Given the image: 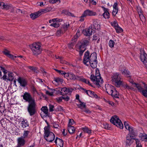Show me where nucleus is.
Masks as SVG:
<instances>
[{
	"label": "nucleus",
	"mask_w": 147,
	"mask_h": 147,
	"mask_svg": "<svg viewBox=\"0 0 147 147\" xmlns=\"http://www.w3.org/2000/svg\"><path fill=\"white\" fill-rule=\"evenodd\" d=\"M110 122L120 129H123V124L117 116L115 115L113 116L110 119Z\"/></svg>",
	"instance_id": "nucleus-6"
},
{
	"label": "nucleus",
	"mask_w": 147,
	"mask_h": 147,
	"mask_svg": "<svg viewBox=\"0 0 147 147\" xmlns=\"http://www.w3.org/2000/svg\"><path fill=\"white\" fill-rule=\"evenodd\" d=\"M53 127L55 128H58L59 127V125L56 123H53Z\"/></svg>",
	"instance_id": "nucleus-63"
},
{
	"label": "nucleus",
	"mask_w": 147,
	"mask_h": 147,
	"mask_svg": "<svg viewBox=\"0 0 147 147\" xmlns=\"http://www.w3.org/2000/svg\"><path fill=\"white\" fill-rule=\"evenodd\" d=\"M104 12L102 14V16L105 19H108L109 18L110 13L108 11V9L103 7Z\"/></svg>",
	"instance_id": "nucleus-19"
},
{
	"label": "nucleus",
	"mask_w": 147,
	"mask_h": 147,
	"mask_svg": "<svg viewBox=\"0 0 147 147\" xmlns=\"http://www.w3.org/2000/svg\"><path fill=\"white\" fill-rule=\"evenodd\" d=\"M90 57V52L88 51L86 52L84 54L83 61L84 63L87 66L89 64Z\"/></svg>",
	"instance_id": "nucleus-10"
},
{
	"label": "nucleus",
	"mask_w": 147,
	"mask_h": 147,
	"mask_svg": "<svg viewBox=\"0 0 147 147\" xmlns=\"http://www.w3.org/2000/svg\"><path fill=\"white\" fill-rule=\"evenodd\" d=\"M89 42L88 40H84L82 43L86 46L89 45Z\"/></svg>",
	"instance_id": "nucleus-58"
},
{
	"label": "nucleus",
	"mask_w": 147,
	"mask_h": 147,
	"mask_svg": "<svg viewBox=\"0 0 147 147\" xmlns=\"http://www.w3.org/2000/svg\"><path fill=\"white\" fill-rule=\"evenodd\" d=\"M7 80L9 81L12 80L14 78V75L12 72H9L8 74Z\"/></svg>",
	"instance_id": "nucleus-31"
},
{
	"label": "nucleus",
	"mask_w": 147,
	"mask_h": 147,
	"mask_svg": "<svg viewBox=\"0 0 147 147\" xmlns=\"http://www.w3.org/2000/svg\"><path fill=\"white\" fill-rule=\"evenodd\" d=\"M118 9H113V15L115 16L117 14L118 12Z\"/></svg>",
	"instance_id": "nucleus-59"
},
{
	"label": "nucleus",
	"mask_w": 147,
	"mask_h": 147,
	"mask_svg": "<svg viewBox=\"0 0 147 147\" xmlns=\"http://www.w3.org/2000/svg\"><path fill=\"white\" fill-rule=\"evenodd\" d=\"M17 145L21 147L23 146L26 143L25 139L22 137H20L17 139Z\"/></svg>",
	"instance_id": "nucleus-17"
},
{
	"label": "nucleus",
	"mask_w": 147,
	"mask_h": 147,
	"mask_svg": "<svg viewBox=\"0 0 147 147\" xmlns=\"http://www.w3.org/2000/svg\"><path fill=\"white\" fill-rule=\"evenodd\" d=\"M86 46L84 45V44H83L82 43H81V44L78 47L79 49H84L86 50Z\"/></svg>",
	"instance_id": "nucleus-54"
},
{
	"label": "nucleus",
	"mask_w": 147,
	"mask_h": 147,
	"mask_svg": "<svg viewBox=\"0 0 147 147\" xmlns=\"http://www.w3.org/2000/svg\"><path fill=\"white\" fill-rule=\"evenodd\" d=\"M82 129L84 132L88 133L89 135L90 134L92 133V130L88 127H82Z\"/></svg>",
	"instance_id": "nucleus-28"
},
{
	"label": "nucleus",
	"mask_w": 147,
	"mask_h": 147,
	"mask_svg": "<svg viewBox=\"0 0 147 147\" xmlns=\"http://www.w3.org/2000/svg\"><path fill=\"white\" fill-rule=\"evenodd\" d=\"M142 93L144 96L147 97V89L143 90Z\"/></svg>",
	"instance_id": "nucleus-56"
},
{
	"label": "nucleus",
	"mask_w": 147,
	"mask_h": 147,
	"mask_svg": "<svg viewBox=\"0 0 147 147\" xmlns=\"http://www.w3.org/2000/svg\"><path fill=\"white\" fill-rule=\"evenodd\" d=\"M61 13L62 14H63L69 16H72V15H73L71 13L69 12L68 10L66 9L63 10L61 12Z\"/></svg>",
	"instance_id": "nucleus-33"
},
{
	"label": "nucleus",
	"mask_w": 147,
	"mask_h": 147,
	"mask_svg": "<svg viewBox=\"0 0 147 147\" xmlns=\"http://www.w3.org/2000/svg\"><path fill=\"white\" fill-rule=\"evenodd\" d=\"M96 71L95 75H91L90 79L92 82L95 83L96 85L100 87L101 85L103 82V81L100 76L99 70H96Z\"/></svg>",
	"instance_id": "nucleus-4"
},
{
	"label": "nucleus",
	"mask_w": 147,
	"mask_h": 147,
	"mask_svg": "<svg viewBox=\"0 0 147 147\" xmlns=\"http://www.w3.org/2000/svg\"><path fill=\"white\" fill-rule=\"evenodd\" d=\"M44 137L45 139L47 142H52L55 139V136L53 133L50 130L49 125L45 127Z\"/></svg>",
	"instance_id": "nucleus-2"
},
{
	"label": "nucleus",
	"mask_w": 147,
	"mask_h": 147,
	"mask_svg": "<svg viewBox=\"0 0 147 147\" xmlns=\"http://www.w3.org/2000/svg\"><path fill=\"white\" fill-rule=\"evenodd\" d=\"M140 136L142 140H145L147 138V135L145 133L141 134Z\"/></svg>",
	"instance_id": "nucleus-42"
},
{
	"label": "nucleus",
	"mask_w": 147,
	"mask_h": 147,
	"mask_svg": "<svg viewBox=\"0 0 147 147\" xmlns=\"http://www.w3.org/2000/svg\"><path fill=\"white\" fill-rule=\"evenodd\" d=\"M68 130L69 133L71 134L74 133L75 129L73 126H68Z\"/></svg>",
	"instance_id": "nucleus-30"
},
{
	"label": "nucleus",
	"mask_w": 147,
	"mask_h": 147,
	"mask_svg": "<svg viewBox=\"0 0 147 147\" xmlns=\"http://www.w3.org/2000/svg\"><path fill=\"white\" fill-rule=\"evenodd\" d=\"M134 136L132 135L128 134L126 136V140H132Z\"/></svg>",
	"instance_id": "nucleus-48"
},
{
	"label": "nucleus",
	"mask_w": 147,
	"mask_h": 147,
	"mask_svg": "<svg viewBox=\"0 0 147 147\" xmlns=\"http://www.w3.org/2000/svg\"><path fill=\"white\" fill-rule=\"evenodd\" d=\"M18 81L20 85L22 87H25L27 85V82L24 79L19 78L18 79Z\"/></svg>",
	"instance_id": "nucleus-20"
},
{
	"label": "nucleus",
	"mask_w": 147,
	"mask_h": 147,
	"mask_svg": "<svg viewBox=\"0 0 147 147\" xmlns=\"http://www.w3.org/2000/svg\"><path fill=\"white\" fill-rule=\"evenodd\" d=\"M40 14L38 12V11H37V12L31 13L30 14V18L32 20H34L36 18H37L40 16Z\"/></svg>",
	"instance_id": "nucleus-23"
},
{
	"label": "nucleus",
	"mask_w": 147,
	"mask_h": 147,
	"mask_svg": "<svg viewBox=\"0 0 147 147\" xmlns=\"http://www.w3.org/2000/svg\"><path fill=\"white\" fill-rule=\"evenodd\" d=\"M93 25L94 29L98 30L100 28V25L98 23L96 20H93Z\"/></svg>",
	"instance_id": "nucleus-22"
},
{
	"label": "nucleus",
	"mask_w": 147,
	"mask_h": 147,
	"mask_svg": "<svg viewBox=\"0 0 147 147\" xmlns=\"http://www.w3.org/2000/svg\"><path fill=\"white\" fill-rule=\"evenodd\" d=\"M86 17L85 16L84 14V13L82 14V15L80 17V19L79 21L81 22H83L84 20V18Z\"/></svg>",
	"instance_id": "nucleus-51"
},
{
	"label": "nucleus",
	"mask_w": 147,
	"mask_h": 147,
	"mask_svg": "<svg viewBox=\"0 0 147 147\" xmlns=\"http://www.w3.org/2000/svg\"><path fill=\"white\" fill-rule=\"evenodd\" d=\"M21 126L23 128H24L28 127L29 125L28 122L26 119H23L21 122Z\"/></svg>",
	"instance_id": "nucleus-21"
},
{
	"label": "nucleus",
	"mask_w": 147,
	"mask_h": 147,
	"mask_svg": "<svg viewBox=\"0 0 147 147\" xmlns=\"http://www.w3.org/2000/svg\"><path fill=\"white\" fill-rule=\"evenodd\" d=\"M51 26L54 27L55 28H57L59 27L60 24L59 23L56 22H53L50 25Z\"/></svg>",
	"instance_id": "nucleus-41"
},
{
	"label": "nucleus",
	"mask_w": 147,
	"mask_h": 147,
	"mask_svg": "<svg viewBox=\"0 0 147 147\" xmlns=\"http://www.w3.org/2000/svg\"><path fill=\"white\" fill-rule=\"evenodd\" d=\"M124 125L125 128L129 131L128 134L135 136L136 135L135 132V131L134 128L131 126L129 125V123L125 121L124 122Z\"/></svg>",
	"instance_id": "nucleus-9"
},
{
	"label": "nucleus",
	"mask_w": 147,
	"mask_h": 147,
	"mask_svg": "<svg viewBox=\"0 0 147 147\" xmlns=\"http://www.w3.org/2000/svg\"><path fill=\"white\" fill-rule=\"evenodd\" d=\"M115 29L116 30V32L117 33H119L122 32L123 30L122 29L119 27V26H118L117 27H116Z\"/></svg>",
	"instance_id": "nucleus-39"
},
{
	"label": "nucleus",
	"mask_w": 147,
	"mask_h": 147,
	"mask_svg": "<svg viewBox=\"0 0 147 147\" xmlns=\"http://www.w3.org/2000/svg\"><path fill=\"white\" fill-rule=\"evenodd\" d=\"M63 31L62 30L61 28L57 31L56 34L57 36H59L62 34H63Z\"/></svg>",
	"instance_id": "nucleus-45"
},
{
	"label": "nucleus",
	"mask_w": 147,
	"mask_h": 147,
	"mask_svg": "<svg viewBox=\"0 0 147 147\" xmlns=\"http://www.w3.org/2000/svg\"><path fill=\"white\" fill-rule=\"evenodd\" d=\"M63 99L64 100L67 101L70 99L69 97L67 95L63 96Z\"/></svg>",
	"instance_id": "nucleus-52"
},
{
	"label": "nucleus",
	"mask_w": 147,
	"mask_h": 147,
	"mask_svg": "<svg viewBox=\"0 0 147 147\" xmlns=\"http://www.w3.org/2000/svg\"><path fill=\"white\" fill-rule=\"evenodd\" d=\"M3 52L4 55H6L8 57L11 59H13V55L10 54L9 51L5 49Z\"/></svg>",
	"instance_id": "nucleus-26"
},
{
	"label": "nucleus",
	"mask_w": 147,
	"mask_h": 147,
	"mask_svg": "<svg viewBox=\"0 0 147 147\" xmlns=\"http://www.w3.org/2000/svg\"><path fill=\"white\" fill-rule=\"evenodd\" d=\"M41 45L38 42L33 43L30 46L33 55L37 56L40 54L42 51Z\"/></svg>",
	"instance_id": "nucleus-3"
},
{
	"label": "nucleus",
	"mask_w": 147,
	"mask_h": 147,
	"mask_svg": "<svg viewBox=\"0 0 147 147\" xmlns=\"http://www.w3.org/2000/svg\"><path fill=\"white\" fill-rule=\"evenodd\" d=\"M22 96L23 99L29 103L27 111L30 115V116L34 115L36 112V104L34 99L32 98L30 93L26 92L24 93Z\"/></svg>",
	"instance_id": "nucleus-1"
},
{
	"label": "nucleus",
	"mask_w": 147,
	"mask_h": 147,
	"mask_svg": "<svg viewBox=\"0 0 147 147\" xmlns=\"http://www.w3.org/2000/svg\"><path fill=\"white\" fill-rule=\"evenodd\" d=\"M138 11L139 15L140 20L142 21L145 20V18L142 13V11L140 8L138 9Z\"/></svg>",
	"instance_id": "nucleus-24"
},
{
	"label": "nucleus",
	"mask_w": 147,
	"mask_h": 147,
	"mask_svg": "<svg viewBox=\"0 0 147 147\" xmlns=\"http://www.w3.org/2000/svg\"><path fill=\"white\" fill-rule=\"evenodd\" d=\"M134 86L137 88L139 92H142L143 90V88L141 87V86L140 84L137 83H135Z\"/></svg>",
	"instance_id": "nucleus-32"
},
{
	"label": "nucleus",
	"mask_w": 147,
	"mask_h": 147,
	"mask_svg": "<svg viewBox=\"0 0 147 147\" xmlns=\"http://www.w3.org/2000/svg\"><path fill=\"white\" fill-rule=\"evenodd\" d=\"M79 102L80 104H77V106L79 108H80L81 109H82L86 108V105L85 103L82 102L80 100H79Z\"/></svg>",
	"instance_id": "nucleus-25"
},
{
	"label": "nucleus",
	"mask_w": 147,
	"mask_h": 147,
	"mask_svg": "<svg viewBox=\"0 0 147 147\" xmlns=\"http://www.w3.org/2000/svg\"><path fill=\"white\" fill-rule=\"evenodd\" d=\"M55 142L57 145L59 146L60 147H63L64 142L62 139L57 137L55 141Z\"/></svg>",
	"instance_id": "nucleus-18"
},
{
	"label": "nucleus",
	"mask_w": 147,
	"mask_h": 147,
	"mask_svg": "<svg viewBox=\"0 0 147 147\" xmlns=\"http://www.w3.org/2000/svg\"><path fill=\"white\" fill-rule=\"evenodd\" d=\"M92 28V26L91 25L88 28H86L83 31V34L86 36H89L91 35L93 32Z\"/></svg>",
	"instance_id": "nucleus-13"
},
{
	"label": "nucleus",
	"mask_w": 147,
	"mask_h": 147,
	"mask_svg": "<svg viewBox=\"0 0 147 147\" xmlns=\"http://www.w3.org/2000/svg\"><path fill=\"white\" fill-rule=\"evenodd\" d=\"M112 92V93L110 95H111L113 97L115 98H119V95L118 92L117 91L115 88V90H113Z\"/></svg>",
	"instance_id": "nucleus-27"
},
{
	"label": "nucleus",
	"mask_w": 147,
	"mask_h": 147,
	"mask_svg": "<svg viewBox=\"0 0 147 147\" xmlns=\"http://www.w3.org/2000/svg\"><path fill=\"white\" fill-rule=\"evenodd\" d=\"M79 33V30H78L76 36H74V37H73L72 38V40L74 41V42H75L76 40V39L80 36Z\"/></svg>",
	"instance_id": "nucleus-38"
},
{
	"label": "nucleus",
	"mask_w": 147,
	"mask_h": 147,
	"mask_svg": "<svg viewBox=\"0 0 147 147\" xmlns=\"http://www.w3.org/2000/svg\"><path fill=\"white\" fill-rule=\"evenodd\" d=\"M75 123V122L73 119H70L68 124V126H72V125H73Z\"/></svg>",
	"instance_id": "nucleus-49"
},
{
	"label": "nucleus",
	"mask_w": 147,
	"mask_h": 147,
	"mask_svg": "<svg viewBox=\"0 0 147 147\" xmlns=\"http://www.w3.org/2000/svg\"><path fill=\"white\" fill-rule=\"evenodd\" d=\"M90 61L89 64L93 68H96V65L98 62L97 59V55L95 52H94L90 55Z\"/></svg>",
	"instance_id": "nucleus-7"
},
{
	"label": "nucleus",
	"mask_w": 147,
	"mask_h": 147,
	"mask_svg": "<svg viewBox=\"0 0 147 147\" xmlns=\"http://www.w3.org/2000/svg\"><path fill=\"white\" fill-rule=\"evenodd\" d=\"M67 92L68 94H71L73 90V89L71 88H67Z\"/></svg>",
	"instance_id": "nucleus-62"
},
{
	"label": "nucleus",
	"mask_w": 147,
	"mask_h": 147,
	"mask_svg": "<svg viewBox=\"0 0 147 147\" xmlns=\"http://www.w3.org/2000/svg\"><path fill=\"white\" fill-rule=\"evenodd\" d=\"M125 146L126 147L130 146L133 142V140H125Z\"/></svg>",
	"instance_id": "nucleus-34"
},
{
	"label": "nucleus",
	"mask_w": 147,
	"mask_h": 147,
	"mask_svg": "<svg viewBox=\"0 0 147 147\" xmlns=\"http://www.w3.org/2000/svg\"><path fill=\"white\" fill-rule=\"evenodd\" d=\"M54 82L59 83V82H63V80L59 78H54Z\"/></svg>",
	"instance_id": "nucleus-40"
},
{
	"label": "nucleus",
	"mask_w": 147,
	"mask_h": 147,
	"mask_svg": "<svg viewBox=\"0 0 147 147\" xmlns=\"http://www.w3.org/2000/svg\"><path fill=\"white\" fill-rule=\"evenodd\" d=\"M11 7V6L9 5L4 3V4L3 5L2 9L7 10L9 9Z\"/></svg>",
	"instance_id": "nucleus-43"
},
{
	"label": "nucleus",
	"mask_w": 147,
	"mask_h": 147,
	"mask_svg": "<svg viewBox=\"0 0 147 147\" xmlns=\"http://www.w3.org/2000/svg\"><path fill=\"white\" fill-rule=\"evenodd\" d=\"M49 111L50 112H52L54 111V106L53 105H52L51 104H49Z\"/></svg>",
	"instance_id": "nucleus-57"
},
{
	"label": "nucleus",
	"mask_w": 147,
	"mask_h": 147,
	"mask_svg": "<svg viewBox=\"0 0 147 147\" xmlns=\"http://www.w3.org/2000/svg\"><path fill=\"white\" fill-rule=\"evenodd\" d=\"M133 139L135 140L136 144V147H142L141 145L140 141L139 140V139L137 138H134Z\"/></svg>",
	"instance_id": "nucleus-36"
},
{
	"label": "nucleus",
	"mask_w": 147,
	"mask_h": 147,
	"mask_svg": "<svg viewBox=\"0 0 147 147\" xmlns=\"http://www.w3.org/2000/svg\"><path fill=\"white\" fill-rule=\"evenodd\" d=\"M111 24L115 28L116 27L118 26L117 22L116 20H115L113 22H111Z\"/></svg>",
	"instance_id": "nucleus-46"
},
{
	"label": "nucleus",
	"mask_w": 147,
	"mask_h": 147,
	"mask_svg": "<svg viewBox=\"0 0 147 147\" xmlns=\"http://www.w3.org/2000/svg\"><path fill=\"white\" fill-rule=\"evenodd\" d=\"M141 51L140 58L141 61L143 63L145 67L147 68V55L144 51Z\"/></svg>",
	"instance_id": "nucleus-11"
},
{
	"label": "nucleus",
	"mask_w": 147,
	"mask_h": 147,
	"mask_svg": "<svg viewBox=\"0 0 147 147\" xmlns=\"http://www.w3.org/2000/svg\"><path fill=\"white\" fill-rule=\"evenodd\" d=\"M30 131L28 130H24V132L23 134V138H29L30 137L29 134L30 133Z\"/></svg>",
	"instance_id": "nucleus-29"
},
{
	"label": "nucleus",
	"mask_w": 147,
	"mask_h": 147,
	"mask_svg": "<svg viewBox=\"0 0 147 147\" xmlns=\"http://www.w3.org/2000/svg\"><path fill=\"white\" fill-rule=\"evenodd\" d=\"M80 79H81L79 80L80 81H81L86 84H87L88 80L85 79L83 77L81 76Z\"/></svg>",
	"instance_id": "nucleus-55"
},
{
	"label": "nucleus",
	"mask_w": 147,
	"mask_h": 147,
	"mask_svg": "<svg viewBox=\"0 0 147 147\" xmlns=\"http://www.w3.org/2000/svg\"><path fill=\"white\" fill-rule=\"evenodd\" d=\"M1 78H2L5 81H7L8 80H7V76L6 75V74H4Z\"/></svg>",
	"instance_id": "nucleus-64"
},
{
	"label": "nucleus",
	"mask_w": 147,
	"mask_h": 147,
	"mask_svg": "<svg viewBox=\"0 0 147 147\" xmlns=\"http://www.w3.org/2000/svg\"><path fill=\"white\" fill-rule=\"evenodd\" d=\"M49 11V10L48 8H47L46 9H41L38 11L40 13V16L42 14L46 13Z\"/></svg>",
	"instance_id": "nucleus-35"
},
{
	"label": "nucleus",
	"mask_w": 147,
	"mask_h": 147,
	"mask_svg": "<svg viewBox=\"0 0 147 147\" xmlns=\"http://www.w3.org/2000/svg\"><path fill=\"white\" fill-rule=\"evenodd\" d=\"M111 81L117 87H119L122 85V81L121 80L120 75L118 73L114 74L111 77Z\"/></svg>",
	"instance_id": "nucleus-5"
},
{
	"label": "nucleus",
	"mask_w": 147,
	"mask_h": 147,
	"mask_svg": "<svg viewBox=\"0 0 147 147\" xmlns=\"http://www.w3.org/2000/svg\"><path fill=\"white\" fill-rule=\"evenodd\" d=\"M122 84L123 85V86L124 88H127V89H131L132 88L130 86H128L127 84Z\"/></svg>",
	"instance_id": "nucleus-53"
},
{
	"label": "nucleus",
	"mask_w": 147,
	"mask_h": 147,
	"mask_svg": "<svg viewBox=\"0 0 147 147\" xmlns=\"http://www.w3.org/2000/svg\"><path fill=\"white\" fill-rule=\"evenodd\" d=\"M65 76L67 77V79L74 81H79L81 79H80L81 76L76 75L72 73H67L65 75Z\"/></svg>",
	"instance_id": "nucleus-8"
},
{
	"label": "nucleus",
	"mask_w": 147,
	"mask_h": 147,
	"mask_svg": "<svg viewBox=\"0 0 147 147\" xmlns=\"http://www.w3.org/2000/svg\"><path fill=\"white\" fill-rule=\"evenodd\" d=\"M83 13L86 17L87 16H95L96 14V12L89 9H87Z\"/></svg>",
	"instance_id": "nucleus-16"
},
{
	"label": "nucleus",
	"mask_w": 147,
	"mask_h": 147,
	"mask_svg": "<svg viewBox=\"0 0 147 147\" xmlns=\"http://www.w3.org/2000/svg\"><path fill=\"white\" fill-rule=\"evenodd\" d=\"M49 3L52 4H55L57 2L59 1V3H60V0H49Z\"/></svg>",
	"instance_id": "nucleus-50"
},
{
	"label": "nucleus",
	"mask_w": 147,
	"mask_h": 147,
	"mask_svg": "<svg viewBox=\"0 0 147 147\" xmlns=\"http://www.w3.org/2000/svg\"><path fill=\"white\" fill-rule=\"evenodd\" d=\"M118 4L117 3H115L113 5V7L114 9H118V8L117 7Z\"/></svg>",
	"instance_id": "nucleus-60"
},
{
	"label": "nucleus",
	"mask_w": 147,
	"mask_h": 147,
	"mask_svg": "<svg viewBox=\"0 0 147 147\" xmlns=\"http://www.w3.org/2000/svg\"><path fill=\"white\" fill-rule=\"evenodd\" d=\"M42 112L40 113V115L42 117H46L48 115V109L46 106L42 107L41 109Z\"/></svg>",
	"instance_id": "nucleus-15"
},
{
	"label": "nucleus",
	"mask_w": 147,
	"mask_h": 147,
	"mask_svg": "<svg viewBox=\"0 0 147 147\" xmlns=\"http://www.w3.org/2000/svg\"><path fill=\"white\" fill-rule=\"evenodd\" d=\"M107 92L109 94H111L112 93V92L115 90V87L113 86L108 84L105 85Z\"/></svg>",
	"instance_id": "nucleus-14"
},
{
	"label": "nucleus",
	"mask_w": 147,
	"mask_h": 147,
	"mask_svg": "<svg viewBox=\"0 0 147 147\" xmlns=\"http://www.w3.org/2000/svg\"><path fill=\"white\" fill-rule=\"evenodd\" d=\"M119 70L121 71V74L127 77H130V73L129 71L126 69L123 66L121 65L119 67Z\"/></svg>",
	"instance_id": "nucleus-12"
},
{
	"label": "nucleus",
	"mask_w": 147,
	"mask_h": 147,
	"mask_svg": "<svg viewBox=\"0 0 147 147\" xmlns=\"http://www.w3.org/2000/svg\"><path fill=\"white\" fill-rule=\"evenodd\" d=\"M67 88L65 87H63L61 88V91L60 92L61 94L63 95L65 94V93L66 92Z\"/></svg>",
	"instance_id": "nucleus-44"
},
{
	"label": "nucleus",
	"mask_w": 147,
	"mask_h": 147,
	"mask_svg": "<svg viewBox=\"0 0 147 147\" xmlns=\"http://www.w3.org/2000/svg\"><path fill=\"white\" fill-rule=\"evenodd\" d=\"M85 49H79V53L80 55V56H82V55L84 52L85 51Z\"/></svg>",
	"instance_id": "nucleus-61"
},
{
	"label": "nucleus",
	"mask_w": 147,
	"mask_h": 147,
	"mask_svg": "<svg viewBox=\"0 0 147 147\" xmlns=\"http://www.w3.org/2000/svg\"><path fill=\"white\" fill-rule=\"evenodd\" d=\"M115 43V42L113 40H111L109 42L108 45L110 47L112 48L114 47Z\"/></svg>",
	"instance_id": "nucleus-37"
},
{
	"label": "nucleus",
	"mask_w": 147,
	"mask_h": 147,
	"mask_svg": "<svg viewBox=\"0 0 147 147\" xmlns=\"http://www.w3.org/2000/svg\"><path fill=\"white\" fill-rule=\"evenodd\" d=\"M69 26V24H68V25L66 24L65 25H64L61 28L62 30L63 31V32H64L65 31L67 30V28Z\"/></svg>",
	"instance_id": "nucleus-47"
}]
</instances>
